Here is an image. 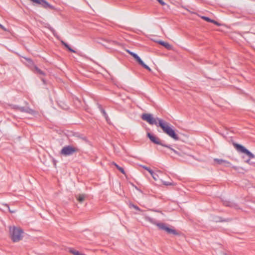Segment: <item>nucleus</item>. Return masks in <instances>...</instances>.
<instances>
[{"label": "nucleus", "mask_w": 255, "mask_h": 255, "mask_svg": "<svg viewBox=\"0 0 255 255\" xmlns=\"http://www.w3.org/2000/svg\"><path fill=\"white\" fill-rule=\"evenodd\" d=\"M224 204L226 205V206H230L228 202H226V203H224Z\"/></svg>", "instance_id": "nucleus-30"}, {"label": "nucleus", "mask_w": 255, "mask_h": 255, "mask_svg": "<svg viewBox=\"0 0 255 255\" xmlns=\"http://www.w3.org/2000/svg\"><path fill=\"white\" fill-rule=\"evenodd\" d=\"M112 164L113 165H115V164H116V163L115 162H112Z\"/></svg>", "instance_id": "nucleus-36"}, {"label": "nucleus", "mask_w": 255, "mask_h": 255, "mask_svg": "<svg viewBox=\"0 0 255 255\" xmlns=\"http://www.w3.org/2000/svg\"><path fill=\"white\" fill-rule=\"evenodd\" d=\"M129 207L130 208H134V209H135V210H136L137 211H141V210L138 208V207H137L136 205H134V204H133L132 203H130L129 204Z\"/></svg>", "instance_id": "nucleus-16"}, {"label": "nucleus", "mask_w": 255, "mask_h": 255, "mask_svg": "<svg viewBox=\"0 0 255 255\" xmlns=\"http://www.w3.org/2000/svg\"><path fill=\"white\" fill-rule=\"evenodd\" d=\"M25 109H26V108H24V107L18 108V110L22 112H25Z\"/></svg>", "instance_id": "nucleus-23"}, {"label": "nucleus", "mask_w": 255, "mask_h": 255, "mask_svg": "<svg viewBox=\"0 0 255 255\" xmlns=\"http://www.w3.org/2000/svg\"><path fill=\"white\" fill-rule=\"evenodd\" d=\"M232 167L236 170H237L238 169V167L236 166H232Z\"/></svg>", "instance_id": "nucleus-32"}, {"label": "nucleus", "mask_w": 255, "mask_h": 255, "mask_svg": "<svg viewBox=\"0 0 255 255\" xmlns=\"http://www.w3.org/2000/svg\"><path fill=\"white\" fill-rule=\"evenodd\" d=\"M85 198V195L84 194H80L76 196L77 200L80 203H82L84 201Z\"/></svg>", "instance_id": "nucleus-13"}, {"label": "nucleus", "mask_w": 255, "mask_h": 255, "mask_svg": "<svg viewBox=\"0 0 255 255\" xmlns=\"http://www.w3.org/2000/svg\"><path fill=\"white\" fill-rule=\"evenodd\" d=\"M69 252L72 254L73 255H86L84 254H82L79 251L74 249H70Z\"/></svg>", "instance_id": "nucleus-12"}, {"label": "nucleus", "mask_w": 255, "mask_h": 255, "mask_svg": "<svg viewBox=\"0 0 255 255\" xmlns=\"http://www.w3.org/2000/svg\"><path fill=\"white\" fill-rule=\"evenodd\" d=\"M43 7L45 8H49L50 9H54V6L50 4L48 2L45 0H43L41 4H40Z\"/></svg>", "instance_id": "nucleus-11"}, {"label": "nucleus", "mask_w": 255, "mask_h": 255, "mask_svg": "<svg viewBox=\"0 0 255 255\" xmlns=\"http://www.w3.org/2000/svg\"><path fill=\"white\" fill-rule=\"evenodd\" d=\"M61 43L65 47H66L70 51L72 52H73V53H75L76 51L73 50V49H72L66 43H65L64 41H61Z\"/></svg>", "instance_id": "nucleus-14"}, {"label": "nucleus", "mask_w": 255, "mask_h": 255, "mask_svg": "<svg viewBox=\"0 0 255 255\" xmlns=\"http://www.w3.org/2000/svg\"><path fill=\"white\" fill-rule=\"evenodd\" d=\"M30 0L34 3H36L37 4H41L43 0Z\"/></svg>", "instance_id": "nucleus-22"}, {"label": "nucleus", "mask_w": 255, "mask_h": 255, "mask_svg": "<svg viewBox=\"0 0 255 255\" xmlns=\"http://www.w3.org/2000/svg\"><path fill=\"white\" fill-rule=\"evenodd\" d=\"M103 113V115L104 116L106 117V112H105V111H102Z\"/></svg>", "instance_id": "nucleus-29"}, {"label": "nucleus", "mask_w": 255, "mask_h": 255, "mask_svg": "<svg viewBox=\"0 0 255 255\" xmlns=\"http://www.w3.org/2000/svg\"><path fill=\"white\" fill-rule=\"evenodd\" d=\"M25 59L28 62V63L29 64H32V61H31V60L30 59H29V58H25Z\"/></svg>", "instance_id": "nucleus-26"}, {"label": "nucleus", "mask_w": 255, "mask_h": 255, "mask_svg": "<svg viewBox=\"0 0 255 255\" xmlns=\"http://www.w3.org/2000/svg\"><path fill=\"white\" fill-rule=\"evenodd\" d=\"M25 113H29L32 115H35L36 114V112L35 111L28 107L26 108V109H25Z\"/></svg>", "instance_id": "nucleus-15"}, {"label": "nucleus", "mask_w": 255, "mask_h": 255, "mask_svg": "<svg viewBox=\"0 0 255 255\" xmlns=\"http://www.w3.org/2000/svg\"><path fill=\"white\" fill-rule=\"evenodd\" d=\"M158 43L160 44V45L163 46L166 48H167L168 50H170L172 49V46L171 45H170L169 43L167 42H165L162 41H158Z\"/></svg>", "instance_id": "nucleus-10"}, {"label": "nucleus", "mask_w": 255, "mask_h": 255, "mask_svg": "<svg viewBox=\"0 0 255 255\" xmlns=\"http://www.w3.org/2000/svg\"><path fill=\"white\" fill-rule=\"evenodd\" d=\"M169 147H167L168 148H169L170 150L172 151L174 153H175L176 154L178 155H180V154L176 150H175V149H173L171 146L170 145H169Z\"/></svg>", "instance_id": "nucleus-20"}, {"label": "nucleus", "mask_w": 255, "mask_h": 255, "mask_svg": "<svg viewBox=\"0 0 255 255\" xmlns=\"http://www.w3.org/2000/svg\"><path fill=\"white\" fill-rule=\"evenodd\" d=\"M0 27L3 29V30L4 31H6V29L3 26H2L1 24H0Z\"/></svg>", "instance_id": "nucleus-28"}, {"label": "nucleus", "mask_w": 255, "mask_h": 255, "mask_svg": "<svg viewBox=\"0 0 255 255\" xmlns=\"http://www.w3.org/2000/svg\"><path fill=\"white\" fill-rule=\"evenodd\" d=\"M8 210H9V211L10 212H11V213H14V211H12V210H10V209H9H9H8Z\"/></svg>", "instance_id": "nucleus-33"}, {"label": "nucleus", "mask_w": 255, "mask_h": 255, "mask_svg": "<svg viewBox=\"0 0 255 255\" xmlns=\"http://www.w3.org/2000/svg\"><path fill=\"white\" fill-rule=\"evenodd\" d=\"M78 151L79 149L78 148L73 146L68 145L62 148L61 150V154L65 156H68L72 155Z\"/></svg>", "instance_id": "nucleus-4"}, {"label": "nucleus", "mask_w": 255, "mask_h": 255, "mask_svg": "<svg viewBox=\"0 0 255 255\" xmlns=\"http://www.w3.org/2000/svg\"><path fill=\"white\" fill-rule=\"evenodd\" d=\"M157 1L162 5H165V3L162 0H157Z\"/></svg>", "instance_id": "nucleus-25"}, {"label": "nucleus", "mask_w": 255, "mask_h": 255, "mask_svg": "<svg viewBox=\"0 0 255 255\" xmlns=\"http://www.w3.org/2000/svg\"><path fill=\"white\" fill-rule=\"evenodd\" d=\"M130 55H131L138 62L139 64H140L142 67L147 69L149 71H151V69L149 68L147 65L144 63L142 60L140 58V57L135 53L131 52L130 53Z\"/></svg>", "instance_id": "nucleus-7"}, {"label": "nucleus", "mask_w": 255, "mask_h": 255, "mask_svg": "<svg viewBox=\"0 0 255 255\" xmlns=\"http://www.w3.org/2000/svg\"><path fill=\"white\" fill-rule=\"evenodd\" d=\"M126 51L128 53L130 54V53H131V51L129 50H127Z\"/></svg>", "instance_id": "nucleus-34"}, {"label": "nucleus", "mask_w": 255, "mask_h": 255, "mask_svg": "<svg viewBox=\"0 0 255 255\" xmlns=\"http://www.w3.org/2000/svg\"><path fill=\"white\" fill-rule=\"evenodd\" d=\"M201 18H202V19H203L204 20H206V21H208V22H213V21H212V19H211L209 18V17H206V16H201Z\"/></svg>", "instance_id": "nucleus-21"}, {"label": "nucleus", "mask_w": 255, "mask_h": 255, "mask_svg": "<svg viewBox=\"0 0 255 255\" xmlns=\"http://www.w3.org/2000/svg\"><path fill=\"white\" fill-rule=\"evenodd\" d=\"M115 166L117 167V169H118L120 167V166L117 164H115Z\"/></svg>", "instance_id": "nucleus-31"}, {"label": "nucleus", "mask_w": 255, "mask_h": 255, "mask_svg": "<svg viewBox=\"0 0 255 255\" xmlns=\"http://www.w3.org/2000/svg\"><path fill=\"white\" fill-rule=\"evenodd\" d=\"M233 145L239 152L246 154L250 157V158H253L255 157V156L253 153L242 145L238 143H234Z\"/></svg>", "instance_id": "nucleus-5"}, {"label": "nucleus", "mask_w": 255, "mask_h": 255, "mask_svg": "<svg viewBox=\"0 0 255 255\" xmlns=\"http://www.w3.org/2000/svg\"><path fill=\"white\" fill-rule=\"evenodd\" d=\"M141 166L143 168H144V169H145L147 171H148L150 174H152V170L151 169H150L149 168H148V167H146L145 166H143V165H141Z\"/></svg>", "instance_id": "nucleus-19"}, {"label": "nucleus", "mask_w": 255, "mask_h": 255, "mask_svg": "<svg viewBox=\"0 0 255 255\" xmlns=\"http://www.w3.org/2000/svg\"><path fill=\"white\" fill-rule=\"evenodd\" d=\"M250 159H248V160H246V162H247V163H250Z\"/></svg>", "instance_id": "nucleus-35"}, {"label": "nucleus", "mask_w": 255, "mask_h": 255, "mask_svg": "<svg viewBox=\"0 0 255 255\" xmlns=\"http://www.w3.org/2000/svg\"><path fill=\"white\" fill-rule=\"evenodd\" d=\"M144 219L145 220L149 222L150 223L156 225L160 229L164 230L169 234H173L174 235H177V233L175 230L170 229L166 226L164 223H157L155 220L147 216H145Z\"/></svg>", "instance_id": "nucleus-3"}, {"label": "nucleus", "mask_w": 255, "mask_h": 255, "mask_svg": "<svg viewBox=\"0 0 255 255\" xmlns=\"http://www.w3.org/2000/svg\"><path fill=\"white\" fill-rule=\"evenodd\" d=\"M32 71L36 74L40 75H44V72L39 69L37 66H34L33 68L32 69Z\"/></svg>", "instance_id": "nucleus-9"}, {"label": "nucleus", "mask_w": 255, "mask_h": 255, "mask_svg": "<svg viewBox=\"0 0 255 255\" xmlns=\"http://www.w3.org/2000/svg\"><path fill=\"white\" fill-rule=\"evenodd\" d=\"M147 136L148 137V138L150 139V140L152 142H153L155 144H157L161 145L166 147H169V145H167V144L162 143L160 141V140L159 139V138H158L157 137H156V136H155L149 132L147 133Z\"/></svg>", "instance_id": "nucleus-6"}, {"label": "nucleus", "mask_w": 255, "mask_h": 255, "mask_svg": "<svg viewBox=\"0 0 255 255\" xmlns=\"http://www.w3.org/2000/svg\"><path fill=\"white\" fill-rule=\"evenodd\" d=\"M214 161L216 162L218 164L222 165L225 167H230L231 166V163L229 161L223 160L222 159L215 158Z\"/></svg>", "instance_id": "nucleus-8"}, {"label": "nucleus", "mask_w": 255, "mask_h": 255, "mask_svg": "<svg viewBox=\"0 0 255 255\" xmlns=\"http://www.w3.org/2000/svg\"><path fill=\"white\" fill-rule=\"evenodd\" d=\"M9 236L13 242H18L22 240L23 238V230L19 227L10 226L9 227Z\"/></svg>", "instance_id": "nucleus-2"}, {"label": "nucleus", "mask_w": 255, "mask_h": 255, "mask_svg": "<svg viewBox=\"0 0 255 255\" xmlns=\"http://www.w3.org/2000/svg\"><path fill=\"white\" fill-rule=\"evenodd\" d=\"M212 21L213 22H211L212 23H213L217 25H220V24L218 22H217V21H215L214 20H212Z\"/></svg>", "instance_id": "nucleus-27"}, {"label": "nucleus", "mask_w": 255, "mask_h": 255, "mask_svg": "<svg viewBox=\"0 0 255 255\" xmlns=\"http://www.w3.org/2000/svg\"><path fill=\"white\" fill-rule=\"evenodd\" d=\"M141 119L149 123L150 125H155L159 126L163 132L168 136L175 140H178L179 137L170 125L162 119L154 118L151 114H143L141 116Z\"/></svg>", "instance_id": "nucleus-1"}, {"label": "nucleus", "mask_w": 255, "mask_h": 255, "mask_svg": "<svg viewBox=\"0 0 255 255\" xmlns=\"http://www.w3.org/2000/svg\"><path fill=\"white\" fill-rule=\"evenodd\" d=\"M151 174V175L152 176V178H153V179H154V180H156H156H158V175L156 173H154V172L152 171V174Z\"/></svg>", "instance_id": "nucleus-17"}, {"label": "nucleus", "mask_w": 255, "mask_h": 255, "mask_svg": "<svg viewBox=\"0 0 255 255\" xmlns=\"http://www.w3.org/2000/svg\"><path fill=\"white\" fill-rule=\"evenodd\" d=\"M161 182H162V183H163L164 185H166V186H168V185H174V184H173L172 182H167V181H162V180H161Z\"/></svg>", "instance_id": "nucleus-18"}, {"label": "nucleus", "mask_w": 255, "mask_h": 255, "mask_svg": "<svg viewBox=\"0 0 255 255\" xmlns=\"http://www.w3.org/2000/svg\"><path fill=\"white\" fill-rule=\"evenodd\" d=\"M118 169L123 174H125V172L124 168L120 167Z\"/></svg>", "instance_id": "nucleus-24"}, {"label": "nucleus", "mask_w": 255, "mask_h": 255, "mask_svg": "<svg viewBox=\"0 0 255 255\" xmlns=\"http://www.w3.org/2000/svg\"><path fill=\"white\" fill-rule=\"evenodd\" d=\"M157 172L159 173H161V172L160 170H158Z\"/></svg>", "instance_id": "nucleus-37"}]
</instances>
